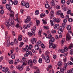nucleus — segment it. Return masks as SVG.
<instances>
[{"mask_svg":"<svg viewBox=\"0 0 73 73\" xmlns=\"http://www.w3.org/2000/svg\"><path fill=\"white\" fill-rule=\"evenodd\" d=\"M19 61H20L19 59H17L15 60V62L14 63V64H15V65H16V64H17V63H18V62H19Z\"/></svg>","mask_w":73,"mask_h":73,"instance_id":"obj_23","label":"nucleus"},{"mask_svg":"<svg viewBox=\"0 0 73 73\" xmlns=\"http://www.w3.org/2000/svg\"><path fill=\"white\" fill-rule=\"evenodd\" d=\"M25 60H26L25 58L23 57L22 58V60H21V63H23V65H26L27 64L26 63L27 62V61H25Z\"/></svg>","mask_w":73,"mask_h":73,"instance_id":"obj_6","label":"nucleus"},{"mask_svg":"<svg viewBox=\"0 0 73 73\" xmlns=\"http://www.w3.org/2000/svg\"><path fill=\"white\" fill-rule=\"evenodd\" d=\"M54 27L55 29H58L60 28V26L58 24H56L54 25Z\"/></svg>","mask_w":73,"mask_h":73,"instance_id":"obj_12","label":"nucleus"},{"mask_svg":"<svg viewBox=\"0 0 73 73\" xmlns=\"http://www.w3.org/2000/svg\"><path fill=\"white\" fill-rule=\"evenodd\" d=\"M50 24H51V26H53L54 24H53V21L51 20H50Z\"/></svg>","mask_w":73,"mask_h":73,"instance_id":"obj_58","label":"nucleus"},{"mask_svg":"<svg viewBox=\"0 0 73 73\" xmlns=\"http://www.w3.org/2000/svg\"><path fill=\"white\" fill-rule=\"evenodd\" d=\"M60 15L61 18H64V14L63 13H61Z\"/></svg>","mask_w":73,"mask_h":73,"instance_id":"obj_54","label":"nucleus"},{"mask_svg":"<svg viewBox=\"0 0 73 73\" xmlns=\"http://www.w3.org/2000/svg\"><path fill=\"white\" fill-rule=\"evenodd\" d=\"M28 64L29 65H30L32 66L33 65V62H32V60H29L28 62Z\"/></svg>","mask_w":73,"mask_h":73,"instance_id":"obj_13","label":"nucleus"},{"mask_svg":"<svg viewBox=\"0 0 73 73\" xmlns=\"http://www.w3.org/2000/svg\"><path fill=\"white\" fill-rule=\"evenodd\" d=\"M37 60L36 59H34L33 60V63L34 64H37Z\"/></svg>","mask_w":73,"mask_h":73,"instance_id":"obj_38","label":"nucleus"},{"mask_svg":"<svg viewBox=\"0 0 73 73\" xmlns=\"http://www.w3.org/2000/svg\"><path fill=\"white\" fill-rule=\"evenodd\" d=\"M32 25V24L31 23L28 24L27 25H25L24 26L23 28L25 29H28V28H30V27Z\"/></svg>","mask_w":73,"mask_h":73,"instance_id":"obj_7","label":"nucleus"},{"mask_svg":"<svg viewBox=\"0 0 73 73\" xmlns=\"http://www.w3.org/2000/svg\"><path fill=\"white\" fill-rule=\"evenodd\" d=\"M40 16L41 17H43L44 16H45V14L44 13H42L40 15Z\"/></svg>","mask_w":73,"mask_h":73,"instance_id":"obj_36","label":"nucleus"},{"mask_svg":"<svg viewBox=\"0 0 73 73\" xmlns=\"http://www.w3.org/2000/svg\"><path fill=\"white\" fill-rule=\"evenodd\" d=\"M61 3L62 4H65V0H62Z\"/></svg>","mask_w":73,"mask_h":73,"instance_id":"obj_56","label":"nucleus"},{"mask_svg":"<svg viewBox=\"0 0 73 73\" xmlns=\"http://www.w3.org/2000/svg\"><path fill=\"white\" fill-rule=\"evenodd\" d=\"M6 7L7 9H8L9 11H11V6L8 4H6Z\"/></svg>","mask_w":73,"mask_h":73,"instance_id":"obj_14","label":"nucleus"},{"mask_svg":"<svg viewBox=\"0 0 73 73\" xmlns=\"http://www.w3.org/2000/svg\"><path fill=\"white\" fill-rule=\"evenodd\" d=\"M42 62V59L41 58H39L38 60L39 63H41Z\"/></svg>","mask_w":73,"mask_h":73,"instance_id":"obj_49","label":"nucleus"},{"mask_svg":"<svg viewBox=\"0 0 73 73\" xmlns=\"http://www.w3.org/2000/svg\"><path fill=\"white\" fill-rule=\"evenodd\" d=\"M62 30L59 29L58 31V32L59 34H61L62 33Z\"/></svg>","mask_w":73,"mask_h":73,"instance_id":"obj_42","label":"nucleus"},{"mask_svg":"<svg viewBox=\"0 0 73 73\" xmlns=\"http://www.w3.org/2000/svg\"><path fill=\"white\" fill-rule=\"evenodd\" d=\"M58 66L59 67H61L62 66V63L61 61L58 62Z\"/></svg>","mask_w":73,"mask_h":73,"instance_id":"obj_18","label":"nucleus"},{"mask_svg":"<svg viewBox=\"0 0 73 73\" xmlns=\"http://www.w3.org/2000/svg\"><path fill=\"white\" fill-rule=\"evenodd\" d=\"M68 21L70 23L73 22V19L71 18H69L68 19Z\"/></svg>","mask_w":73,"mask_h":73,"instance_id":"obj_55","label":"nucleus"},{"mask_svg":"<svg viewBox=\"0 0 73 73\" xmlns=\"http://www.w3.org/2000/svg\"><path fill=\"white\" fill-rule=\"evenodd\" d=\"M40 46L42 48V49H44V48H45V46L44 45V44L43 43H42L40 45Z\"/></svg>","mask_w":73,"mask_h":73,"instance_id":"obj_46","label":"nucleus"},{"mask_svg":"<svg viewBox=\"0 0 73 73\" xmlns=\"http://www.w3.org/2000/svg\"><path fill=\"white\" fill-rule=\"evenodd\" d=\"M68 65H73V64L72 62L70 61H69L68 62Z\"/></svg>","mask_w":73,"mask_h":73,"instance_id":"obj_43","label":"nucleus"},{"mask_svg":"<svg viewBox=\"0 0 73 73\" xmlns=\"http://www.w3.org/2000/svg\"><path fill=\"white\" fill-rule=\"evenodd\" d=\"M5 25H6V27L8 30H9V27L11 26L12 27H13L15 26V23L14 21L12 20V19H9V21H7L5 23Z\"/></svg>","mask_w":73,"mask_h":73,"instance_id":"obj_1","label":"nucleus"},{"mask_svg":"<svg viewBox=\"0 0 73 73\" xmlns=\"http://www.w3.org/2000/svg\"><path fill=\"white\" fill-rule=\"evenodd\" d=\"M64 6H65V5H63L62 6V9H63L64 11H66V10H67V9L65 7H64Z\"/></svg>","mask_w":73,"mask_h":73,"instance_id":"obj_25","label":"nucleus"},{"mask_svg":"<svg viewBox=\"0 0 73 73\" xmlns=\"http://www.w3.org/2000/svg\"><path fill=\"white\" fill-rule=\"evenodd\" d=\"M7 69H8V68H5V67H3L2 68V70L3 72H5L7 71Z\"/></svg>","mask_w":73,"mask_h":73,"instance_id":"obj_26","label":"nucleus"},{"mask_svg":"<svg viewBox=\"0 0 73 73\" xmlns=\"http://www.w3.org/2000/svg\"><path fill=\"white\" fill-rule=\"evenodd\" d=\"M29 3L27 2L26 3L25 5V7L26 8H28L29 7Z\"/></svg>","mask_w":73,"mask_h":73,"instance_id":"obj_24","label":"nucleus"},{"mask_svg":"<svg viewBox=\"0 0 73 73\" xmlns=\"http://www.w3.org/2000/svg\"><path fill=\"white\" fill-rule=\"evenodd\" d=\"M73 44H72L71 43L68 46V48L70 49H72V48H73Z\"/></svg>","mask_w":73,"mask_h":73,"instance_id":"obj_27","label":"nucleus"},{"mask_svg":"<svg viewBox=\"0 0 73 73\" xmlns=\"http://www.w3.org/2000/svg\"><path fill=\"white\" fill-rule=\"evenodd\" d=\"M25 51L26 52V54H24V56L25 57H27L28 56V52H27V51L26 50H25Z\"/></svg>","mask_w":73,"mask_h":73,"instance_id":"obj_21","label":"nucleus"},{"mask_svg":"<svg viewBox=\"0 0 73 73\" xmlns=\"http://www.w3.org/2000/svg\"><path fill=\"white\" fill-rule=\"evenodd\" d=\"M70 54L72 55L73 54V49H71L70 51Z\"/></svg>","mask_w":73,"mask_h":73,"instance_id":"obj_50","label":"nucleus"},{"mask_svg":"<svg viewBox=\"0 0 73 73\" xmlns=\"http://www.w3.org/2000/svg\"><path fill=\"white\" fill-rule=\"evenodd\" d=\"M24 42H28V39L27 38H25L24 39Z\"/></svg>","mask_w":73,"mask_h":73,"instance_id":"obj_61","label":"nucleus"},{"mask_svg":"<svg viewBox=\"0 0 73 73\" xmlns=\"http://www.w3.org/2000/svg\"><path fill=\"white\" fill-rule=\"evenodd\" d=\"M60 73H64V68H62L60 69Z\"/></svg>","mask_w":73,"mask_h":73,"instance_id":"obj_60","label":"nucleus"},{"mask_svg":"<svg viewBox=\"0 0 73 73\" xmlns=\"http://www.w3.org/2000/svg\"><path fill=\"white\" fill-rule=\"evenodd\" d=\"M61 13V11L60 10H59L57 11L56 14L57 15H60Z\"/></svg>","mask_w":73,"mask_h":73,"instance_id":"obj_41","label":"nucleus"},{"mask_svg":"<svg viewBox=\"0 0 73 73\" xmlns=\"http://www.w3.org/2000/svg\"><path fill=\"white\" fill-rule=\"evenodd\" d=\"M32 48H33V46L31 44H30L29 45V47L27 45L26 46V47L24 48V50H31L32 49Z\"/></svg>","mask_w":73,"mask_h":73,"instance_id":"obj_4","label":"nucleus"},{"mask_svg":"<svg viewBox=\"0 0 73 73\" xmlns=\"http://www.w3.org/2000/svg\"><path fill=\"white\" fill-rule=\"evenodd\" d=\"M27 52H28V55H30L31 56L32 55V52L31 51H29V50H27Z\"/></svg>","mask_w":73,"mask_h":73,"instance_id":"obj_31","label":"nucleus"},{"mask_svg":"<svg viewBox=\"0 0 73 73\" xmlns=\"http://www.w3.org/2000/svg\"><path fill=\"white\" fill-rule=\"evenodd\" d=\"M16 68L18 69H19V70H23V68H24V66H18L16 67Z\"/></svg>","mask_w":73,"mask_h":73,"instance_id":"obj_10","label":"nucleus"},{"mask_svg":"<svg viewBox=\"0 0 73 73\" xmlns=\"http://www.w3.org/2000/svg\"><path fill=\"white\" fill-rule=\"evenodd\" d=\"M42 42L41 41L39 40L37 42L36 45H38L39 46H41Z\"/></svg>","mask_w":73,"mask_h":73,"instance_id":"obj_19","label":"nucleus"},{"mask_svg":"<svg viewBox=\"0 0 73 73\" xmlns=\"http://www.w3.org/2000/svg\"><path fill=\"white\" fill-rule=\"evenodd\" d=\"M36 41L37 40H36V39L35 38H33L32 39V40H31V42H32V44H33L35 43H36Z\"/></svg>","mask_w":73,"mask_h":73,"instance_id":"obj_16","label":"nucleus"},{"mask_svg":"<svg viewBox=\"0 0 73 73\" xmlns=\"http://www.w3.org/2000/svg\"><path fill=\"white\" fill-rule=\"evenodd\" d=\"M55 4V3H54V2L53 1V0H52L51 3V5L52 6H54Z\"/></svg>","mask_w":73,"mask_h":73,"instance_id":"obj_33","label":"nucleus"},{"mask_svg":"<svg viewBox=\"0 0 73 73\" xmlns=\"http://www.w3.org/2000/svg\"><path fill=\"white\" fill-rule=\"evenodd\" d=\"M45 6L46 8L47 9H52V8L50 7L49 5L48 4H46Z\"/></svg>","mask_w":73,"mask_h":73,"instance_id":"obj_17","label":"nucleus"},{"mask_svg":"<svg viewBox=\"0 0 73 73\" xmlns=\"http://www.w3.org/2000/svg\"><path fill=\"white\" fill-rule=\"evenodd\" d=\"M71 12L72 11H71L69 10L67 11V14L68 15H69V14H70V13H71Z\"/></svg>","mask_w":73,"mask_h":73,"instance_id":"obj_53","label":"nucleus"},{"mask_svg":"<svg viewBox=\"0 0 73 73\" xmlns=\"http://www.w3.org/2000/svg\"><path fill=\"white\" fill-rule=\"evenodd\" d=\"M60 19L59 18H57L56 19V22L57 23H59L60 21Z\"/></svg>","mask_w":73,"mask_h":73,"instance_id":"obj_62","label":"nucleus"},{"mask_svg":"<svg viewBox=\"0 0 73 73\" xmlns=\"http://www.w3.org/2000/svg\"><path fill=\"white\" fill-rule=\"evenodd\" d=\"M14 50H15V48H12L10 50L11 54H12V53H13Z\"/></svg>","mask_w":73,"mask_h":73,"instance_id":"obj_37","label":"nucleus"},{"mask_svg":"<svg viewBox=\"0 0 73 73\" xmlns=\"http://www.w3.org/2000/svg\"><path fill=\"white\" fill-rule=\"evenodd\" d=\"M36 29V27H34L31 29V31L32 32V33L31 32H29L28 33V34L29 36V37H31L32 35L35 36V31Z\"/></svg>","mask_w":73,"mask_h":73,"instance_id":"obj_3","label":"nucleus"},{"mask_svg":"<svg viewBox=\"0 0 73 73\" xmlns=\"http://www.w3.org/2000/svg\"><path fill=\"white\" fill-rule=\"evenodd\" d=\"M38 46H39L37 45L36 44L35 46V50H38L39 49V47H38Z\"/></svg>","mask_w":73,"mask_h":73,"instance_id":"obj_28","label":"nucleus"},{"mask_svg":"<svg viewBox=\"0 0 73 73\" xmlns=\"http://www.w3.org/2000/svg\"><path fill=\"white\" fill-rule=\"evenodd\" d=\"M52 35L51 34H49L48 36V37L47 36L46 37V38H48L49 39H50V38L51 37H52Z\"/></svg>","mask_w":73,"mask_h":73,"instance_id":"obj_40","label":"nucleus"},{"mask_svg":"<svg viewBox=\"0 0 73 73\" xmlns=\"http://www.w3.org/2000/svg\"><path fill=\"white\" fill-rule=\"evenodd\" d=\"M5 38L8 39L7 41V47H9L10 46V42L9 40L10 39V35H9L8 36H6Z\"/></svg>","mask_w":73,"mask_h":73,"instance_id":"obj_5","label":"nucleus"},{"mask_svg":"<svg viewBox=\"0 0 73 73\" xmlns=\"http://www.w3.org/2000/svg\"><path fill=\"white\" fill-rule=\"evenodd\" d=\"M39 13V11H38V10H37L35 12V14L36 15H37Z\"/></svg>","mask_w":73,"mask_h":73,"instance_id":"obj_51","label":"nucleus"},{"mask_svg":"<svg viewBox=\"0 0 73 73\" xmlns=\"http://www.w3.org/2000/svg\"><path fill=\"white\" fill-rule=\"evenodd\" d=\"M9 4L10 5H12L13 4V2L12 1V0H10L9 1Z\"/></svg>","mask_w":73,"mask_h":73,"instance_id":"obj_30","label":"nucleus"},{"mask_svg":"<svg viewBox=\"0 0 73 73\" xmlns=\"http://www.w3.org/2000/svg\"><path fill=\"white\" fill-rule=\"evenodd\" d=\"M11 58L13 60H14L15 58V54H13L11 55Z\"/></svg>","mask_w":73,"mask_h":73,"instance_id":"obj_44","label":"nucleus"},{"mask_svg":"<svg viewBox=\"0 0 73 73\" xmlns=\"http://www.w3.org/2000/svg\"><path fill=\"white\" fill-rule=\"evenodd\" d=\"M49 53L46 52L45 53V55H44V54L42 55V57L43 60L44 59L45 62L47 63L50 62V60L49 57Z\"/></svg>","mask_w":73,"mask_h":73,"instance_id":"obj_2","label":"nucleus"},{"mask_svg":"<svg viewBox=\"0 0 73 73\" xmlns=\"http://www.w3.org/2000/svg\"><path fill=\"white\" fill-rule=\"evenodd\" d=\"M21 3L22 6H23V7L25 6V4H26V3L24 2L23 1H22L21 2Z\"/></svg>","mask_w":73,"mask_h":73,"instance_id":"obj_32","label":"nucleus"},{"mask_svg":"<svg viewBox=\"0 0 73 73\" xmlns=\"http://www.w3.org/2000/svg\"><path fill=\"white\" fill-rule=\"evenodd\" d=\"M44 29H46V30H48V29H49V27H48L47 26H44Z\"/></svg>","mask_w":73,"mask_h":73,"instance_id":"obj_57","label":"nucleus"},{"mask_svg":"<svg viewBox=\"0 0 73 73\" xmlns=\"http://www.w3.org/2000/svg\"><path fill=\"white\" fill-rule=\"evenodd\" d=\"M63 49L65 52H67L68 51V48L66 47H64V49Z\"/></svg>","mask_w":73,"mask_h":73,"instance_id":"obj_47","label":"nucleus"},{"mask_svg":"<svg viewBox=\"0 0 73 73\" xmlns=\"http://www.w3.org/2000/svg\"><path fill=\"white\" fill-rule=\"evenodd\" d=\"M43 23L44 24H46V21L44 20V19L42 20Z\"/></svg>","mask_w":73,"mask_h":73,"instance_id":"obj_63","label":"nucleus"},{"mask_svg":"<svg viewBox=\"0 0 73 73\" xmlns=\"http://www.w3.org/2000/svg\"><path fill=\"white\" fill-rule=\"evenodd\" d=\"M31 20V18L29 16H27V19L25 20V23L27 24L28 23H29V21Z\"/></svg>","mask_w":73,"mask_h":73,"instance_id":"obj_8","label":"nucleus"},{"mask_svg":"<svg viewBox=\"0 0 73 73\" xmlns=\"http://www.w3.org/2000/svg\"><path fill=\"white\" fill-rule=\"evenodd\" d=\"M64 66L65 69H66V68H67V67H68V64L66 63H65L64 64Z\"/></svg>","mask_w":73,"mask_h":73,"instance_id":"obj_48","label":"nucleus"},{"mask_svg":"<svg viewBox=\"0 0 73 73\" xmlns=\"http://www.w3.org/2000/svg\"><path fill=\"white\" fill-rule=\"evenodd\" d=\"M55 40V39L53 37L51 38L49 41V44H53V42H54Z\"/></svg>","mask_w":73,"mask_h":73,"instance_id":"obj_9","label":"nucleus"},{"mask_svg":"<svg viewBox=\"0 0 73 73\" xmlns=\"http://www.w3.org/2000/svg\"><path fill=\"white\" fill-rule=\"evenodd\" d=\"M36 25L37 26H38V25L39 24H40V21L39 20H37L36 21Z\"/></svg>","mask_w":73,"mask_h":73,"instance_id":"obj_45","label":"nucleus"},{"mask_svg":"<svg viewBox=\"0 0 73 73\" xmlns=\"http://www.w3.org/2000/svg\"><path fill=\"white\" fill-rule=\"evenodd\" d=\"M60 30H61L62 31H64V27H63L61 26L60 27Z\"/></svg>","mask_w":73,"mask_h":73,"instance_id":"obj_64","label":"nucleus"},{"mask_svg":"<svg viewBox=\"0 0 73 73\" xmlns=\"http://www.w3.org/2000/svg\"><path fill=\"white\" fill-rule=\"evenodd\" d=\"M66 38L67 41H69V40L71 39V36H70L69 33H67V35L66 37Z\"/></svg>","mask_w":73,"mask_h":73,"instance_id":"obj_11","label":"nucleus"},{"mask_svg":"<svg viewBox=\"0 0 73 73\" xmlns=\"http://www.w3.org/2000/svg\"><path fill=\"white\" fill-rule=\"evenodd\" d=\"M14 40L15 44H17L18 43V41H17V40L16 39H14Z\"/></svg>","mask_w":73,"mask_h":73,"instance_id":"obj_59","label":"nucleus"},{"mask_svg":"<svg viewBox=\"0 0 73 73\" xmlns=\"http://www.w3.org/2000/svg\"><path fill=\"white\" fill-rule=\"evenodd\" d=\"M54 11H52L50 12V18L51 19H53V15H54Z\"/></svg>","mask_w":73,"mask_h":73,"instance_id":"obj_15","label":"nucleus"},{"mask_svg":"<svg viewBox=\"0 0 73 73\" xmlns=\"http://www.w3.org/2000/svg\"><path fill=\"white\" fill-rule=\"evenodd\" d=\"M0 13L1 14V15H3L4 13V10L3 9H2Z\"/></svg>","mask_w":73,"mask_h":73,"instance_id":"obj_52","label":"nucleus"},{"mask_svg":"<svg viewBox=\"0 0 73 73\" xmlns=\"http://www.w3.org/2000/svg\"><path fill=\"white\" fill-rule=\"evenodd\" d=\"M22 38H23L22 35H20L18 37V40L20 41L22 40Z\"/></svg>","mask_w":73,"mask_h":73,"instance_id":"obj_29","label":"nucleus"},{"mask_svg":"<svg viewBox=\"0 0 73 73\" xmlns=\"http://www.w3.org/2000/svg\"><path fill=\"white\" fill-rule=\"evenodd\" d=\"M67 29L68 31H69L71 29V27H70V26L69 25L67 26Z\"/></svg>","mask_w":73,"mask_h":73,"instance_id":"obj_35","label":"nucleus"},{"mask_svg":"<svg viewBox=\"0 0 73 73\" xmlns=\"http://www.w3.org/2000/svg\"><path fill=\"white\" fill-rule=\"evenodd\" d=\"M13 4L14 5H17L18 4V1H14L13 2Z\"/></svg>","mask_w":73,"mask_h":73,"instance_id":"obj_34","label":"nucleus"},{"mask_svg":"<svg viewBox=\"0 0 73 73\" xmlns=\"http://www.w3.org/2000/svg\"><path fill=\"white\" fill-rule=\"evenodd\" d=\"M9 62L10 64H13V60H9Z\"/></svg>","mask_w":73,"mask_h":73,"instance_id":"obj_39","label":"nucleus"},{"mask_svg":"<svg viewBox=\"0 0 73 73\" xmlns=\"http://www.w3.org/2000/svg\"><path fill=\"white\" fill-rule=\"evenodd\" d=\"M19 16V15L17 14H16V19H15V21H17L18 22V23H19V19H18V16Z\"/></svg>","mask_w":73,"mask_h":73,"instance_id":"obj_22","label":"nucleus"},{"mask_svg":"<svg viewBox=\"0 0 73 73\" xmlns=\"http://www.w3.org/2000/svg\"><path fill=\"white\" fill-rule=\"evenodd\" d=\"M65 38H63L62 40L61 41V44L62 46L63 45H64V41H65Z\"/></svg>","mask_w":73,"mask_h":73,"instance_id":"obj_20","label":"nucleus"}]
</instances>
